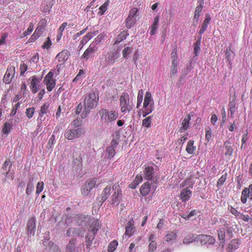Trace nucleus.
<instances>
[{"label": "nucleus", "instance_id": "nucleus-1", "mask_svg": "<svg viewBox=\"0 0 252 252\" xmlns=\"http://www.w3.org/2000/svg\"><path fill=\"white\" fill-rule=\"evenodd\" d=\"M98 114L101 122L105 125H112L119 117V112L115 109L101 108Z\"/></svg>", "mask_w": 252, "mask_h": 252}, {"label": "nucleus", "instance_id": "nucleus-2", "mask_svg": "<svg viewBox=\"0 0 252 252\" xmlns=\"http://www.w3.org/2000/svg\"><path fill=\"white\" fill-rule=\"evenodd\" d=\"M158 170V166L154 163L146 165L143 170V178L147 181H151V188L154 190L157 188Z\"/></svg>", "mask_w": 252, "mask_h": 252}, {"label": "nucleus", "instance_id": "nucleus-3", "mask_svg": "<svg viewBox=\"0 0 252 252\" xmlns=\"http://www.w3.org/2000/svg\"><path fill=\"white\" fill-rule=\"evenodd\" d=\"M119 144V140L117 138H113L111 140L110 145L107 146L102 154L101 163L104 164H109L111 159L114 158L116 154L117 147Z\"/></svg>", "mask_w": 252, "mask_h": 252}, {"label": "nucleus", "instance_id": "nucleus-4", "mask_svg": "<svg viewBox=\"0 0 252 252\" xmlns=\"http://www.w3.org/2000/svg\"><path fill=\"white\" fill-rule=\"evenodd\" d=\"M98 96L94 92L90 93L85 97L84 101V108L81 114L82 118H85L89 114L92 108H95L97 104Z\"/></svg>", "mask_w": 252, "mask_h": 252}, {"label": "nucleus", "instance_id": "nucleus-5", "mask_svg": "<svg viewBox=\"0 0 252 252\" xmlns=\"http://www.w3.org/2000/svg\"><path fill=\"white\" fill-rule=\"evenodd\" d=\"M193 185L194 183L190 179H186L181 184V186L183 188L181 191L179 196L183 202L186 203L190 198L192 194V191L190 189L193 188Z\"/></svg>", "mask_w": 252, "mask_h": 252}, {"label": "nucleus", "instance_id": "nucleus-6", "mask_svg": "<svg viewBox=\"0 0 252 252\" xmlns=\"http://www.w3.org/2000/svg\"><path fill=\"white\" fill-rule=\"evenodd\" d=\"M120 57V53L119 49H113L108 52L105 55L104 59L100 61V63L104 67L109 65L114 64L117 59Z\"/></svg>", "mask_w": 252, "mask_h": 252}, {"label": "nucleus", "instance_id": "nucleus-7", "mask_svg": "<svg viewBox=\"0 0 252 252\" xmlns=\"http://www.w3.org/2000/svg\"><path fill=\"white\" fill-rule=\"evenodd\" d=\"M121 111L123 113H126L127 112L133 109V102L129 98V95L127 93L123 92L121 95L120 99Z\"/></svg>", "mask_w": 252, "mask_h": 252}, {"label": "nucleus", "instance_id": "nucleus-8", "mask_svg": "<svg viewBox=\"0 0 252 252\" xmlns=\"http://www.w3.org/2000/svg\"><path fill=\"white\" fill-rule=\"evenodd\" d=\"M144 110L143 111V116L146 117L148 114L151 113L154 109V100L152 94L148 91L146 92L143 102Z\"/></svg>", "mask_w": 252, "mask_h": 252}, {"label": "nucleus", "instance_id": "nucleus-9", "mask_svg": "<svg viewBox=\"0 0 252 252\" xmlns=\"http://www.w3.org/2000/svg\"><path fill=\"white\" fill-rule=\"evenodd\" d=\"M85 133L84 128H77L75 127L73 129H66L64 133V137L67 140H75L83 136Z\"/></svg>", "mask_w": 252, "mask_h": 252}, {"label": "nucleus", "instance_id": "nucleus-10", "mask_svg": "<svg viewBox=\"0 0 252 252\" xmlns=\"http://www.w3.org/2000/svg\"><path fill=\"white\" fill-rule=\"evenodd\" d=\"M97 41H93L85 50L81 58L82 60L87 61L89 59L94 57L95 53H96L97 51Z\"/></svg>", "mask_w": 252, "mask_h": 252}, {"label": "nucleus", "instance_id": "nucleus-11", "mask_svg": "<svg viewBox=\"0 0 252 252\" xmlns=\"http://www.w3.org/2000/svg\"><path fill=\"white\" fill-rule=\"evenodd\" d=\"M44 83L46 85L48 91H52L56 84V80L54 78V71L51 69L44 78Z\"/></svg>", "mask_w": 252, "mask_h": 252}, {"label": "nucleus", "instance_id": "nucleus-12", "mask_svg": "<svg viewBox=\"0 0 252 252\" xmlns=\"http://www.w3.org/2000/svg\"><path fill=\"white\" fill-rule=\"evenodd\" d=\"M138 11L137 8H133L130 9L128 17L126 20V26L130 29L137 21V14Z\"/></svg>", "mask_w": 252, "mask_h": 252}, {"label": "nucleus", "instance_id": "nucleus-13", "mask_svg": "<svg viewBox=\"0 0 252 252\" xmlns=\"http://www.w3.org/2000/svg\"><path fill=\"white\" fill-rule=\"evenodd\" d=\"M196 240L199 241L202 245H213L216 241L214 237L207 234H199L196 236Z\"/></svg>", "mask_w": 252, "mask_h": 252}, {"label": "nucleus", "instance_id": "nucleus-14", "mask_svg": "<svg viewBox=\"0 0 252 252\" xmlns=\"http://www.w3.org/2000/svg\"><path fill=\"white\" fill-rule=\"evenodd\" d=\"M248 198L252 200V184H250L248 187H245L241 192V202L246 204Z\"/></svg>", "mask_w": 252, "mask_h": 252}, {"label": "nucleus", "instance_id": "nucleus-15", "mask_svg": "<svg viewBox=\"0 0 252 252\" xmlns=\"http://www.w3.org/2000/svg\"><path fill=\"white\" fill-rule=\"evenodd\" d=\"M31 79L30 88L32 93H36L40 89L41 80L40 78H37L36 76H32Z\"/></svg>", "mask_w": 252, "mask_h": 252}, {"label": "nucleus", "instance_id": "nucleus-16", "mask_svg": "<svg viewBox=\"0 0 252 252\" xmlns=\"http://www.w3.org/2000/svg\"><path fill=\"white\" fill-rule=\"evenodd\" d=\"M15 73V68L14 66H10L8 67L5 74L3 78V81L5 84H10L13 78Z\"/></svg>", "mask_w": 252, "mask_h": 252}, {"label": "nucleus", "instance_id": "nucleus-17", "mask_svg": "<svg viewBox=\"0 0 252 252\" xmlns=\"http://www.w3.org/2000/svg\"><path fill=\"white\" fill-rule=\"evenodd\" d=\"M75 220L78 225L85 227L89 224L90 217L88 215H78L76 216Z\"/></svg>", "mask_w": 252, "mask_h": 252}, {"label": "nucleus", "instance_id": "nucleus-18", "mask_svg": "<svg viewBox=\"0 0 252 252\" xmlns=\"http://www.w3.org/2000/svg\"><path fill=\"white\" fill-rule=\"evenodd\" d=\"M76 239H70L67 244L65 252H81V247L76 246Z\"/></svg>", "mask_w": 252, "mask_h": 252}, {"label": "nucleus", "instance_id": "nucleus-19", "mask_svg": "<svg viewBox=\"0 0 252 252\" xmlns=\"http://www.w3.org/2000/svg\"><path fill=\"white\" fill-rule=\"evenodd\" d=\"M133 223L134 221L132 219H131V220H129L127 222L126 227L125 233L123 235V238L126 237H131V236H132L135 231V227H134L133 225Z\"/></svg>", "mask_w": 252, "mask_h": 252}, {"label": "nucleus", "instance_id": "nucleus-20", "mask_svg": "<svg viewBox=\"0 0 252 252\" xmlns=\"http://www.w3.org/2000/svg\"><path fill=\"white\" fill-rule=\"evenodd\" d=\"M119 188V186L115 187V192L112 196L111 204L115 206H117V205H118L119 204H120L122 196L121 190H120Z\"/></svg>", "mask_w": 252, "mask_h": 252}, {"label": "nucleus", "instance_id": "nucleus-21", "mask_svg": "<svg viewBox=\"0 0 252 252\" xmlns=\"http://www.w3.org/2000/svg\"><path fill=\"white\" fill-rule=\"evenodd\" d=\"M35 218H31L27 222V227L28 234L34 235L35 231Z\"/></svg>", "mask_w": 252, "mask_h": 252}, {"label": "nucleus", "instance_id": "nucleus-22", "mask_svg": "<svg viewBox=\"0 0 252 252\" xmlns=\"http://www.w3.org/2000/svg\"><path fill=\"white\" fill-rule=\"evenodd\" d=\"M159 16H156L154 18V21L149 28L150 30V34L151 35H155L156 33L157 32V30L159 28Z\"/></svg>", "mask_w": 252, "mask_h": 252}, {"label": "nucleus", "instance_id": "nucleus-23", "mask_svg": "<svg viewBox=\"0 0 252 252\" xmlns=\"http://www.w3.org/2000/svg\"><path fill=\"white\" fill-rule=\"evenodd\" d=\"M97 33H98V30H96L94 32H88L86 35L83 37V38L81 40L79 45V47L81 48H83V46L87 44V42H88L91 38H93V37L95 35H97Z\"/></svg>", "mask_w": 252, "mask_h": 252}, {"label": "nucleus", "instance_id": "nucleus-24", "mask_svg": "<svg viewBox=\"0 0 252 252\" xmlns=\"http://www.w3.org/2000/svg\"><path fill=\"white\" fill-rule=\"evenodd\" d=\"M111 194V187L107 186L106 187L104 190L102 191L101 195L98 197L99 202L101 203V205H102L103 203L104 202L105 200L108 198V197Z\"/></svg>", "mask_w": 252, "mask_h": 252}, {"label": "nucleus", "instance_id": "nucleus-25", "mask_svg": "<svg viewBox=\"0 0 252 252\" xmlns=\"http://www.w3.org/2000/svg\"><path fill=\"white\" fill-rule=\"evenodd\" d=\"M211 20V15L209 14V13H206L205 15V18L204 20L203 21L200 29L198 32V33L199 35H202L204 32L206 30L207 28L208 27L209 24L210 23V21Z\"/></svg>", "mask_w": 252, "mask_h": 252}, {"label": "nucleus", "instance_id": "nucleus-26", "mask_svg": "<svg viewBox=\"0 0 252 252\" xmlns=\"http://www.w3.org/2000/svg\"><path fill=\"white\" fill-rule=\"evenodd\" d=\"M70 54L67 49H63L61 52H60L57 55L56 58L58 59L59 62H64V61L68 60Z\"/></svg>", "mask_w": 252, "mask_h": 252}, {"label": "nucleus", "instance_id": "nucleus-27", "mask_svg": "<svg viewBox=\"0 0 252 252\" xmlns=\"http://www.w3.org/2000/svg\"><path fill=\"white\" fill-rule=\"evenodd\" d=\"M217 234L219 237V240L220 241V245L223 246L224 244H225L226 237L225 228H219L218 230H217Z\"/></svg>", "mask_w": 252, "mask_h": 252}, {"label": "nucleus", "instance_id": "nucleus-28", "mask_svg": "<svg viewBox=\"0 0 252 252\" xmlns=\"http://www.w3.org/2000/svg\"><path fill=\"white\" fill-rule=\"evenodd\" d=\"M191 119V116L190 114H187L186 116H185L182 121V126L180 128V131H186V130L189 129L190 127L189 121Z\"/></svg>", "mask_w": 252, "mask_h": 252}, {"label": "nucleus", "instance_id": "nucleus-29", "mask_svg": "<svg viewBox=\"0 0 252 252\" xmlns=\"http://www.w3.org/2000/svg\"><path fill=\"white\" fill-rule=\"evenodd\" d=\"M94 238V235L92 233V228L89 230V232L85 237L86 246L87 249H90L92 245V242Z\"/></svg>", "mask_w": 252, "mask_h": 252}, {"label": "nucleus", "instance_id": "nucleus-30", "mask_svg": "<svg viewBox=\"0 0 252 252\" xmlns=\"http://www.w3.org/2000/svg\"><path fill=\"white\" fill-rule=\"evenodd\" d=\"M47 20L46 18H42L39 22L37 27V31L38 32V36L39 37L43 32V30L47 26Z\"/></svg>", "mask_w": 252, "mask_h": 252}, {"label": "nucleus", "instance_id": "nucleus-31", "mask_svg": "<svg viewBox=\"0 0 252 252\" xmlns=\"http://www.w3.org/2000/svg\"><path fill=\"white\" fill-rule=\"evenodd\" d=\"M13 128L12 122H6L2 127V135L7 136Z\"/></svg>", "mask_w": 252, "mask_h": 252}, {"label": "nucleus", "instance_id": "nucleus-32", "mask_svg": "<svg viewBox=\"0 0 252 252\" xmlns=\"http://www.w3.org/2000/svg\"><path fill=\"white\" fill-rule=\"evenodd\" d=\"M152 189V186L149 182L144 183L141 187L140 190L143 196H146Z\"/></svg>", "mask_w": 252, "mask_h": 252}, {"label": "nucleus", "instance_id": "nucleus-33", "mask_svg": "<svg viewBox=\"0 0 252 252\" xmlns=\"http://www.w3.org/2000/svg\"><path fill=\"white\" fill-rule=\"evenodd\" d=\"M201 39L202 36L201 35H200L199 36H198L197 40L194 45L193 54L195 57L198 56V55H199V53L200 52Z\"/></svg>", "mask_w": 252, "mask_h": 252}, {"label": "nucleus", "instance_id": "nucleus-34", "mask_svg": "<svg viewBox=\"0 0 252 252\" xmlns=\"http://www.w3.org/2000/svg\"><path fill=\"white\" fill-rule=\"evenodd\" d=\"M91 221L92 222V224L90 227L92 228V233L94 235V237L95 233H97V231L99 229L100 223L98 220H94V219H92V220H91L90 218V220L89 222Z\"/></svg>", "mask_w": 252, "mask_h": 252}, {"label": "nucleus", "instance_id": "nucleus-35", "mask_svg": "<svg viewBox=\"0 0 252 252\" xmlns=\"http://www.w3.org/2000/svg\"><path fill=\"white\" fill-rule=\"evenodd\" d=\"M177 237V234L174 231H169L167 233L164 237V240L166 241L168 243H174Z\"/></svg>", "mask_w": 252, "mask_h": 252}, {"label": "nucleus", "instance_id": "nucleus-36", "mask_svg": "<svg viewBox=\"0 0 252 252\" xmlns=\"http://www.w3.org/2000/svg\"><path fill=\"white\" fill-rule=\"evenodd\" d=\"M202 11V4H198L195 8L194 15L193 16V19L196 20V22H193V24L194 25L197 24L198 21L199 19L200 16L201 15V11Z\"/></svg>", "mask_w": 252, "mask_h": 252}, {"label": "nucleus", "instance_id": "nucleus-37", "mask_svg": "<svg viewBox=\"0 0 252 252\" xmlns=\"http://www.w3.org/2000/svg\"><path fill=\"white\" fill-rule=\"evenodd\" d=\"M224 145L225 148L226 149L225 155L232 156L234 152V149L233 148V146L231 145L230 141H226V142L224 143Z\"/></svg>", "mask_w": 252, "mask_h": 252}, {"label": "nucleus", "instance_id": "nucleus-38", "mask_svg": "<svg viewBox=\"0 0 252 252\" xmlns=\"http://www.w3.org/2000/svg\"><path fill=\"white\" fill-rule=\"evenodd\" d=\"M193 144V140H189L186 147V151L187 153H189V154H193L194 151L196 149V146H194Z\"/></svg>", "mask_w": 252, "mask_h": 252}, {"label": "nucleus", "instance_id": "nucleus-39", "mask_svg": "<svg viewBox=\"0 0 252 252\" xmlns=\"http://www.w3.org/2000/svg\"><path fill=\"white\" fill-rule=\"evenodd\" d=\"M128 35L129 33L127 32V31H126V30H123L119 33V34H118V36H117L115 44H117V43H120V42L122 41L124 39H126V37Z\"/></svg>", "mask_w": 252, "mask_h": 252}, {"label": "nucleus", "instance_id": "nucleus-40", "mask_svg": "<svg viewBox=\"0 0 252 252\" xmlns=\"http://www.w3.org/2000/svg\"><path fill=\"white\" fill-rule=\"evenodd\" d=\"M196 235H194L193 234H187L183 240V243L184 244H189L193 241H196Z\"/></svg>", "mask_w": 252, "mask_h": 252}, {"label": "nucleus", "instance_id": "nucleus-41", "mask_svg": "<svg viewBox=\"0 0 252 252\" xmlns=\"http://www.w3.org/2000/svg\"><path fill=\"white\" fill-rule=\"evenodd\" d=\"M133 50L132 46H125L122 51L123 56L124 58H128Z\"/></svg>", "mask_w": 252, "mask_h": 252}, {"label": "nucleus", "instance_id": "nucleus-42", "mask_svg": "<svg viewBox=\"0 0 252 252\" xmlns=\"http://www.w3.org/2000/svg\"><path fill=\"white\" fill-rule=\"evenodd\" d=\"M198 211L197 210H192L190 211L189 213H183L182 215H180L182 218H184L186 220H189L191 217L193 216L196 215L198 213Z\"/></svg>", "mask_w": 252, "mask_h": 252}, {"label": "nucleus", "instance_id": "nucleus-43", "mask_svg": "<svg viewBox=\"0 0 252 252\" xmlns=\"http://www.w3.org/2000/svg\"><path fill=\"white\" fill-rule=\"evenodd\" d=\"M233 53H234V52L231 49L230 47H229L228 49L227 48L225 51V59L230 64H231L232 62L231 56Z\"/></svg>", "mask_w": 252, "mask_h": 252}, {"label": "nucleus", "instance_id": "nucleus-44", "mask_svg": "<svg viewBox=\"0 0 252 252\" xmlns=\"http://www.w3.org/2000/svg\"><path fill=\"white\" fill-rule=\"evenodd\" d=\"M80 230L77 228H69L66 231L67 236H78L80 234Z\"/></svg>", "mask_w": 252, "mask_h": 252}, {"label": "nucleus", "instance_id": "nucleus-45", "mask_svg": "<svg viewBox=\"0 0 252 252\" xmlns=\"http://www.w3.org/2000/svg\"><path fill=\"white\" fill-rule=\"evenodd\" d=\"M88 181V184L89 187V192L91 191V189H93V188L95 187L97 185V178H91V179H89Z\"/></svg>", "mask_w": 252, "mask_h": 252}, {"label": "nucleus", "instance_id": "nucleus-46", "mask_svg": "<svg viewBox=\"0 0 252 252\" xmlns=\"http://www.w3.org/2000/svg\"><path fill=\"white\" fill-rule=\"evenodd\" d=\"M143 94L144 91L143 90H140L138 93V95L137 98V108H139L141 103H142V100L143 99Z\"/></svg>", "mask_w": 252, "mask_h": 252}, {"label": "nucleus", "instance_id": "nucleus-47", "mask_svg": "<svg viewBox=\"0 0 252 252\" xmlns=\"http://www.w3.org/2000/svg\"><path fill=\"white\" fill-rule=\"evenodd\" d=\"M234 230L233 226H230L227 223L226 227V236L229 239H230V238L233 237V232Z\"/></svg>", "mask_w": 252, "mask_h": 252}, {"label": "nucleus", "instance_id": "nucleus-48", "mask_svg": "<svg viewBox=\"0 0 252 252\" xmlns=\"http://www.w3.org/2000/svg\"><path fill=\"white\" fill-rule=\"evenodd\" d=\"M33 178L30 179L29 182L28 184L27 188L26 190V192L28 195H30L32 193L33 190H34V184L32 183Z\"/></svg>", "mask_w": 252, "mask_h": 252}, {"label": "nucleus", "instance_id": "nucleus-49", "mask_svg": "<svg viewBox=\"0 0 252 252\" xmlns=\"http://www.w3.org/2000/svg\"><path fill=\"white\" fill-rule=\"evenodd\" d=\"M152 119V116L147 117V118H144L142 121V126L147 127H151Z\"/></svg>", "mask_w": 252, "mask_h": 252}, {"label": "nucleus", "instance_id": "nucleus-50", "mask_svg": "<svg viewBox=\"0 0 252 252\" xmlns=\"http://www.w3.org/2000/svg\"><path fill=\"white\" fill-rule=\"evenodd\" d=\"M67 25V22H63V23L60 26L58 29V33L57 34L58 39H61L62 35L63 34V32L65 29Z\"/></svg>", "mask_w": 252, "mask_h": 252}, {"label": "nucleus", "instance_id": "nucleus-51", "mask_svg": "<svg viewBox=\"0 0 252 252\" xmlns=\"http://www.w3.org/2000/svg\"><path fill=\"white\" fill-rule=\"evenodd\" d=\"M109 0H106L102 5L100 6L99 8V12L98 13L100 15H103V14L105 13V12L107 9L108 6L109 5Z\"/></svg>", "mask_w": 252, "mask_h": 252}, {"label": "nucleus", "instance_id": "nucleus-52", "mask_svg": "<svg viewBox=\"0 0 252 252\" xmlns=\"http://www.w3.org/2000/svg\"><path fill=\"white\" fill-rule=\"evenodd\" d=\"M118 242L116 240L112 241L108 245V250L109 252H113L118 246Z\"/></svg>", "mask_w": 252, "mask_h": 252}, {"label": "nucleus", "instance_id": "nucleus-53", "mask_svg": "<svg viewBox=\"0 0 252 252\" xmlns=\"http://www.w3.org/2000/svg\"><path fill=\"white\" fill-rule=\"evenodd\" d=\"M53 5L52 2H49L47 3L46 5L43 6V5L41 7V11L44 13H49L50 12V10L51 9Z\"/></svg>", "mask_w": 252, "mask_h": 252}, {"label": "nucleus", "instance_id": "nucleus-54", "mask_svg": "<svg viewBox=\"0 0 252 252\" xmlns=\"http://www.w3.org/2000/svg\"><path fill=\"white\" fill-rule=\"evenodd\" d=\"M240 244V241L239 239H233L230 242V247L233 248V250L235 252V250L238 249Z\"/></svg>", "mask_w": 252, "mask_h": 252}, {"label": "nucleus", "instance_id": "nucleus-55", "mask_svg": "<svg viewBox=\"0 0 252 252\" xmlns=\"http://www.w3.org/2000/svg\"><path fill=\"white\" fill-rule=\"evenodd\" d=\"M188 74H189V71L188 69V65L187 64L186 67L182 70V73L179 81V84H182L183 79L187 76Z\"/></svg>", "mask_w": 252, "mask_h": 252}, {"label": "nucleus", "instance_id": "nucleus-56", "mask_svg": "<svg viewBox=\"0 0 252 252\" xmlns=\"http://www.w3.org/2000/svg\"><path fill=\"white\" fill-rule=\"evenodd\" d=\"M143 177L142 176H139V175H137L135 179L133 181V183H132V185H130V187L131 188H132V189H135L136 187L138 185V184L140 183V182H141V181H143Z\"/></svg>", "mask_w": 252, "mask_h": 252}, {"label": "nucleus", "instance_id": "nucleus-57", "mask_svg": "<svg viewBox=\"0 0 252 252\" xmlns=\"http://www.w3.org/2000/svg\"><path fill=\"white\" fill-rule=\"evenodd\" d=\"M228 209L230 213H232L233 215L235 216L236 218H240L241 213L239 211H237V209L235 208V207H232V206H228Z\"/></svg>", "mask_w": 252, "mask_h": 252}, {"label": "nucleus", "instance_id": "nucleus-58", "mask_svg": "<svg viewBox=\"0 0 252 252\" xmlns=\"http://www.w3.org/2000/svg\"><path fill=\"white\" fill-rule=\"evenodd\" d=\"M227 176H228V174H227V173H225L224 174H222V176L220 178H219V179L218 180L217 186H223Z\"/></svg>", "mask_w": 252, "mask_h": 252}, {"label": "nucleus", "instance_id": "nucleus-59", "mask_svg": "<svg viewBox=\"0 0 252 252\" xmlns=\"http://www.w3.org/2000/svg\"><path fill=\"white\" fill-rule=\"evenodd\" d=\"M158 243L157 241H153L148 245V251L149 252H153L157 248Z\"/></svg>", "mask_w": 252, "mask_h": 252}, {"label": "nucleus", "instance_id": "nucleus-60", "mask_svg": "<svg viewBox=\"0 0 252 252\" xmlns=\"http://www.w3.org/2000/svg\"><path fill=\"white\" fill-rule=\"evenodd\" d=\"M44 188V184L43 182H39L36 187V193L39 195L41 191H43Z\"/></svg>", "mask_w": 252, "mask_h": 252}, {"label": "nucleus", "instance_id": "nucleus-61", "mask_svg": "<svg viewBox=\"0 0 252 252\" xmlns=\"http://www.w3.org/2000/svg\"><path fill=\"white\" fill-rule=\"evenodd\" d=\"M35 112V108L34 107H30L28 108V109H26V114L27 117L29 119L32 118V117L34 113Z\"/></svg>", "mask_w": 252, "mask_h": 252}, {"label": "nucleus", "instance_id": "nucleus-62", "mask_svg": "<svg viewBox=\"0 0 252 252\" xmlns=\"http://www.w3.org/2000/svg\"><path fill=\"white\" fill-rule=\"evenodd\" d=\"M81 191L83 195H84L85 196H87V195L90 193L88 181H86L85 185L82 186Z\"/></svg>", "mask_w": 252, "mask_h": 252}, {"label": "nucleus", "instance_id": "nucleus-63", "mask_svg": "<svg viewBox=\"0 0 252 252\" xmlns=\"http://www.w3.org/2000/svg\"><path fill=\"white\" fill-rule=\"evenodd\" d=\"M34 29V25L33 23H30L28 28L23 32V36H27V35H29V34H31V32H32L33 30Z\"/></svg>", "mask_w": 252, "mask_h": 252}, {"label": "nucleus", "instance_id": "nucleus-64", "mask_svg": "<svg viewBox=\"0 0 252 252\" xmlns=\"http://www.w3.org/2000/svg\"><path fill=\"white\" fill-rule=\"evenodd\" d=\"M52 41L51 38H50L49 36L47 37V40L45 41L43 44L42 47L44 48V49H49L50 48L52 45Z\"/></svg>", "mask_w": 252, "mask_h": 252}]
</instances>
